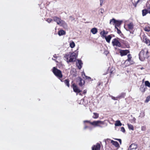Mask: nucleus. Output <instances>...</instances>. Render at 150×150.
I'll list each match as a JSON object with an SVG mask.
<instances>
[{"label": "nucleus", "instance_id": "nucleus-48", "mask_svg": "<svg viewBox=\"0 0 150 150\" xmlns=\"http://www.w3.org/2000/svg\"><path fill=\"white\" fill-rule=\"evenodd\" d=\"M132 150V149H131V148H130V146H129V148H128V150Z\"/></svg>", "mask_w": 150, "mask_h": 150}, {"label": "nucleus", "instance_id": "nucleus-17", "mask_svg": "<svg viewBox=\"0 0 150 150\" xmlns=\"http://www.w3.org/2000/svg\"><path fill=\"white\" fill-rule=\"evenodd\" d=\"M65 31L63 30H60L58 32V34L60 36L65 35Z\"/></svg>", "mask_w": 150, "mask_h": 150}, {"label": "nucleus", "instance_id": "nucleus-4", "mask_svg": "<svg viewBox=\"0 0 150 150\" xmlns=\"http://www.w3.org/2000/svg\"><path fill=\"white\" fill-rule=\"evenodd\" d=\"M52 72L56 76L59 78H61L62 77V75L61 71L56 68L55 67H54L53 68Z\"/></svg>", "mask_w": 150, "mask_h": 150}, {"label": "nucleus", "instance_id": "nucleus-11", "mask_svg": "<svg viewBox=\"0 0 150 150\" xmlns=\"http://www.w3.org/2000/svg\"><path fill=\"white\" fill-rule=\"evenodd\" d=\"M143 40L144 42L148 46L150 45V40L149 39L145 37L144 38Z\"/></svg>", "mask_w": 150, "mask_h": 150}, {"label": "nucleus", "instance_id": "nucleus-5", "mask_svg": "<svg viewBox=\"0 0 150 150\" xmlns=\"http://www.w3.org/2000/svg\"><path fill=\"white\" fill-rule=\"evenodd\" d=\"M112 44L113 46H116L118 47L121 46L120 42L116 38H115L112 40Z\"/></svg>", "mask_w": 150, "mask_h": 150}, {"label": "nucleus", "instance_id": "nucleus-46", "mask_svg": "<svg viewBox=\"0 0 150 150\" xmlns=\"http://www.w3.org/2000/svg\"><path fill=\"white\" fill-rule=\"evenodd\" d=\"M84 122V123H85L86 122H88V123H90V122H90L89 121H88V120H85V121H83Z\"/></svg>", "mask_w": 150, "mask_h": 150}, {"label": "nucleus", "instance_id": "nucleus-26", "mask_svg": "<svg viewBox=\"0 0 150 150\" xmlns=\"http://www.w3.org/2000/svg\"><path fill=\"white\" fill-rule=\"evenodd\" d=\"M127 125L128 128L129 129H130L132 130H134V127L131 124H127Z\"/></svg>", "mask_w": 150, "mask_h": 150}, {"label": "nucleus", "instance_id": "nucleus-22", "mask_svg": "<svg viewBox=\"0 0 150 150\" xmlns=\"http://www.w3.org/2000/svg\"><path fill=\"white\" fill-rule=\"evenodd\" d=\"M130 148H131V149H137V145L135 144H132L130 146Z\"/></svg>", "mask_w": 150, "mask_h": 150}, {"label": "nucleus", "instance_id": "nucleus-3", "mask_svg": "<svg viewBox=\"0 0 150 150\" xmlns=\"http://www.w3.org/2000/svg\"><path fill=\"white\" fill-rule=\"evenodd\" d=\"M122 21L120 20H117L114 18H112L110 20V24L115 25V27L119 26L121 24Z\"/></svg>", "mask_w": 150, "mask_h": 150}, {"label": "nucleus", "instance_id": "nucleus-16", "mask_svg": "<svg viewBox=\"0 0 150 150\" xmlns=\"http://www.w3.org/2000/svg\"><path fill=\"white\" fill-rule=\"evenodd\" d=\"M111 143L116 147H120L119 143L116 141H115L113 140H111Z\"/></svg>", "mask_w": 150, "mask_h": 150}, {"label": "nucleus", "instance_id": "nucleus-21", "mask_svg": "<svg viewBox=\"0 0 150 150\" xmlns=\"http://www.w3.org/2000/svg\"><path fill=\"white\" fill-rule=\"evenodd\" d=\"M148 13H149V12L146 9H144L142 10V15L143 16L146 15Z\"/></svg>", "mask_w": 150, "mask_h": 150}, {"label": "nucleus", "instance_id": "nucleus-41", "mask_svg": "<svg viewBox=\"0 0 150 150\" xmlns=\"http://www.w3.org/2000/svg\"><path fill=\"white\" fill-rule=\"evenodd\" d=\"M149 12V13L150 14V6L148 7L146 9Z\"/></svg>", "mask_w": 150, "mask_h": 150}, {"label": "nucleus", "instance_id": "nucleus-34", "mask_svg": "<svg viewBox=\"0 0 150 150\" xmlns=\"http://www.w3.org/2000/svg\"><path fill=\"white\" fill-rule=\"evenodd\" d=\"M136 120V118L134 117H133L132 119L131 120V122L135 123Z\"/></svg>", "mask_w": 150, "mask_h": 150}, {"label": "nucleus", "instance_id": "nucleus-35", "mask_svg": "<svg viewBox=\"0 0 150 150\" xmlns=\"http://www.w3.org/2000/svg\"><path fill=\"white\" fill-rule=\"evenodd\" d=\"M115 29H117V33L118 34H120L121 33V31L117 28V27H115Z\"/></svg>", "mask_w": 150, "mask_h": 150}, {"label": "nucleus", "instance_id": "nucleus-12", "mask_svg": "<svg viewBox=\"0 0 150 150\" xmlns=\"http://www.w3.org/2000/svg\"><path fill=\"white\" fill-rule=\"evenodd\" d=\"M78 80L79 81V84L80 86H82L84 83V81L81 78L79 77Z\"/></svg>", "mask_w": 150, "mask_h": 150}, {"label": "nucleus", "instance_id": "nucleus-36", "mask_svg": "<svg viewBox=\"0 0 150 150\" xmlns=\"http://www.w3.org/2000/svg\"><path fill=\"white\" fill-rule=\"evenodd\" d=\"M83 74L85 76L86 79H91L90 77L86 76L84 72L83 73V74H82V75H83Z\"/></svg>", "mask_w": 150, "mask_h": 150}, {"label": "nucleus", "instance_id": "nucleus-57", "mask_svg": "<svg viewBox=\"0 0 150 150\" xmlns=\"http://www.w3.org/2000/svg\"><path fill=\"white\" fill-rule=\"evenodd\" d=\"M130 33H131V32L130 31Z\"/></svg>", "mask_w": 150, "mask_h": 150}, {"label": "nucleus", "instance_id": "nucleus-25", "mask_svg": "<svg viewBox=\"0 0 150 150\" xmlns=\"http://www.w3.org/2000/svg\"><path fill=\"white\" fill-rule=\"evenodd\" d=\"M64 83L65 84L67 85L68 87H69V80L68 79H65L64 81Z\"/></svg>", "mask_w": 150, "mask_h": 150}, {"label": "nucleus", "instance_id": "nucleus-50", "mask_svg": "<svg viewBox=\"0 0 150 150\" xmlns=\"http://www.w3.org/2000/svg\"><path fill=\"white\" fill-rule=\"evenodd\" d=\"M101 13H103V11H103V10H102V9H101Z\"/></svg>", "mask_w": 150, "mask_h": 150}, {"label": "nucleus", "instance_id": "nucleus-55", "mask_svg": "<svg viewBox=\"0 0 150 150\" xmlns=\"http://www.w3.org/2000/svg\"><path fill=\"white\" fill-rule=\"evenodd\" d=\"M110 140V139H107V140Z\"/></svg>", "mask_w": 150, "mask_h": 150}, {"label": "nucleus", "instance_id": "nucleus-6", "mask_svg": "<svg viewBox=\"0 0 150 150\" xmlns=\"http://www.w3.org/2000/svg\"><path fill=\"white\" fill-rule=\"evenodd\" d=\"M90 123L93 125L98 126L100 127H102L100 125H98L99 124H103L104 122L100 120L97 121H94L92 122H90Z\"/></svg>", "mask_w": 150, "mask_h": 150}, {"label": "nucleus", "instance_id": "nucleus-30", "mask_svg": "<svg viewBox=\"0 0 150 150\" xmlns=\"http://www.w3.org/2000/svg\"><path fill=\"white\" fill-rule=\"evenodd\" d=\"M145 86L150 87V83L148 81H146L145 82Z\"/></svg>", "mask_w": 150, "mask_h": 150}, {"label": "nucleus", "instance_id": "nucleus-13", "mask_svg": "<svg viewBox=\"0 0 150 150\" xmlns=\"http://www.w3.org/2000/svg\"><path fill=\"white\" fill-rule=\"evenodd\" d=\"M127 25L128 28V30L126 29V30L127 31H129V30H132L133 29L134 26L132 23H131L129 24H127Z\"/></svg>", "mask_w": 150, "mask_h": 150}, {"label": "nucleus", "instance_id": "nucleus-38", "mask_svg": "<svg viewBox=\"0 0 150 150\" xmlns=\"http://www.w3.org/2000/svg\"><path fill=\"white\" fill-rule=\"evenodd\" d=\"M110 97H111L112 99L114 100H117V99H118V98H116V97H115L111 96H110Z\"/></svg>", "mask_w": 150, "mask_h": 150}, {"label": "nucleus", "instance_id": "nucleus-42", "mask_svg": "<svg viewBox=\"0 0 150 150\" xmlns=\"http://www.w3.org/2000/svg\"><path fill=\"white\" fill-rule=\"evenodd\" d=\"M100 0V4L101 6L102 5V4L104 0Z\"/></svg>", "mask_w": 150, "mask_h": 150}, {"label": "nucleus", "instance_id": "nucleus-39", "mask_svg": "<svg viewBox=\"0 0 150 150\" xmlns=\"http://www.w3.org/2000/svg\"><path fill=\"white\" fill-rule=\"evenodd\" d=\"M52 21V19L51 18H48L47 20L46 21L48 23H50Z\"/></svg>", "mask_w": 150, "mask_h": 150}, {"label": "nucleus", "instance_id": "nucleus-53", "mask_svg": "<svg viewBox=\"0 0 150 150\" xmlns=\"http://www.w3.org/2000/svg\"><path fill=\"white\" fill-rule=\"evenodd\" d=\"M86 93V91H84V93Z\"/></svg>", "mask_w": 150, "mask_h": 150}, {"label": "nucleus", "instance_id": "nucleus-45", "mask_svg": "<svg viewBox=\"0 0 150 150\" xmlns=\"http://www.w3.org/2000/svg\"><path fill=\"white\" fill-rule=\"evenodd\" d=\"M69 18L71 19V21H73L74 20V18L71 16L69 17Z\"/></svg>", "mask_w": 150, "mask_h": 150}, {"label": "nucleus", "instance_id": "nucleus-7", "mask_svg": "<svg viewBox=\"0 0 150 150\" xmlns=\"http://www.w3.org/2000/svg\"><path fill=\"white\" fill-rule=\"evenodd\" d=\"M57 24L58 25L62 26L67 25V24L63 20H61L60 18L58 21V22H57Z\"/></svg>", "mask_w": 150, "mask_h": 150}, {"label": "nucleus", "instance_id": "nucleus-40", "mask_svg": "<svg viewBox=\"0 0 150 150\" xmlns=\"http://www.w3.org/2000/svg\"><path fill=\"white\" fill-rule=\"evenodd\" d=\"M115 140H118L120 142V144H121V143H122V141H121V139H115Z\"/></svg>", "mask_w": 150, "mask_h": 150}, {"label": "nucleus", "instance_id": "nucleus-28", "mask_svg": "<svg viewBox=\"0 0 150 150\" xmlns=\"http://www.w3.org/2000/svg\"><path fill=\"white\" fill-rule=\"evenodd\" d=\"M93 114V118L97 119L99 115L98 113H97L94 112Z\"/></svg>", "mask_w": 150, "mask_h": 150}, {"label": "nucleus", "instance_id": "nucleus-1", "mask_svg": "<svg viewBox=\"0 0 150 150\" xmlns=\"http://www.w3.org/2000/svg\"><path fill=\"white\" fill-rule=\"evenodd\" d=\"M77 49L74 52L71 53L69 52L64 55V59L68 63L75 62L77 57L78 51Z\"/></svg>", "mask_w": 150, "mask_h": 150}, {"label": "nucleus", "instance_id": "nucleus-23", "mask_svg": "<svg viewBox=\"0 0 150 150\" xmlns=\"http://www.w3.org/2000/svg\"><path fill=\"white\" fill-rule=\"evenodd\" d=\"M128 59L125 61V62L127 61L129 62L130 63V61H131V59L132 58L131 55L130 54H129L127 55Z\"/></svg>", "mask_w": 150, "mask_h": 150}, {"label": "nucleus", "instance_id": "nucleus-44", "mask_svg": "<svg viewBox=\"0 0 150 150\" xmlns=\"http://www.w3.org/2000/svg\"><path fill=\"white\" fill-rule=\"evenodd\" d=\"M140 0H138L137 1V3L136 4H133V5L135 6V7H136V5H137V3L139 2V1Z\"/></svg>", "mask_w": 150, "mask_h": 150}, {"label": "nucleus", "instance_id": "nucleus-32", "mask_svg": "<svg viewBox=\"0 0 150 150\" xmlns=\"http://www.w3.org/2000/svg\"><path fill=\"white\" fill-rule=\"evenodd\" d=\"M144 30L145 31L147 32H150V28L149 27H145L144 28Z\"/></svg>", "mask_w": 150, "mask_h": 150}, {"label": "nucleus", "instance_id": "nucleus-27", "mask_svg": "<svg viewBox=\"0 0 150 150\" xmlns=\"http://www.w3.org/2000/svg\"><path fill=\"white\" fill-rule=\"evenodd\" d=\"M60 18L58 17H57L56 16H54L53 17V21L56 22L57 23L58 22V21L59 20Z\"/></svg>", "mask_w": 150, "mask_h": 150}, {"label": "nucleus", "instance_id": "nucleus-54", "mask_svg": "<svg viewBox=\"0 0 150 150\" xmlns=\"http://www.w3.org/2000/svg\"><path fill=\"white\" fill-rule=\"evenodd\" d=\"M52 59L53 60L55 61V59H53V58H52Z\"/></svg>", "mask_w": 150, "mask_h": 150}, {"label": "nucleus", "instance_id": "nucleus-14", "mask_svg": "<svg viewBox=\"0 0 150 150\" xmlns=\"http://www.w3.org/2000/svg\"><path fill=\"white\" fill-rule=\"evenodd\" d=\"M77 61L78 62L76 63L77 65L78 66V68L80 69L82 67V65L83 64V63L81 60L78 59Z\"/></svg>", "mask_w": 150, "mask_h": 150}, {"label": "nucleus", "instance_id": "nucleus-43", "mask_svg": "<svg viewBox=\"0 0 150 150\" xmlns=\"http://www.w3.org/2000/svg\"><path fill=\"white\" fill-rule=\"evenodd\" d=\"M87 128H88L89 129H91V128H90V127H88V126H85L84 127V129H86Z\"/></svg>", "mask_w": 150, "mask_h": 150}, {"label": "nucleus", "instance_id": "nucleus-2", "mask_svg": "<svg viewBox=\"0 0 150 150\" xmlns=\"http://www.w3.org/2000/svg\"><path fill=\"white\" fill-rule=\"evenodd\" d=\"M149 56V52L146 48H144L142 50L139 54V58L141 61H143L145 59L147 58Z\"/></svg>", "mask_w": 150, "mask_h": 150}, {"label": "nucleus", "instance_id": "nucleus-8", "mask_svg": "<svg viewBox=\"0 0 150 150\" xmlns=\"http://www.w3.org/2000/svg\"><path fill=\"white\" fill-rule=\"evenodd\" d=\"M100 144L97 143L96 145H93L92 147V150H100Z\"/></svg>", "mask_w": 150, "mask_h": 150}, {"label": "nucleus", "instance_id": "nucleus-47", "mask_svg": "<svg viewBox=\"0 0 150 150\" xmlns=\"http://www.w3.org/2000/svg\"><path fill=\"white\" fill-rule=\"evenodd\" d=\"M100 84H101L100 82H98V84H97L98 85V86H100Z\"/></svg>", "mask_w": 150, "mask_h": 150}, {"label": "nucleus", "instance_id": "nucleus-52", "mask_svg": "<svg viewBox=\"0 0 150 150\" xmlns=\"http://www.w3.org/2000/svg\"><path fill=\"white\" fill-rule=\"evenodd\" d=\"M144 69V68L143 67H141V69L142 70Z\"/></svg>", "mask_w": 150, "mask_h": 150}, {"label": "nucleus", "instance_id": "nucleus-20", "mask_svg": "<svg viewBox=\"0 0 150 150\" xmlns=\"http://www.w3.org/2000/svg\"><path fill=\"white\" fill-rule=\"evenodd\" d=\"M97 29L96 28H93L91 30V32L93 34H96L97 33Z\"/></svg>", "mask_w": 150, "mask_h": 150}, {"label": "nucleus", "instance_id": "nucleus-56", "mask_svg": "<svg viewBox=\"0 0 150 150\" xmlns=\"http://www.w3.org/2000/svg\"><path fill=\"white\" fill-rule=\"evenodd\" d=\"M112 71H111V72H110L111 74H112Z\"/></svg>", "mask_w": 150, "mask_h": 150}, {"label": "nucleus", "instance_id": "nucleus-24", "mask_svg": "<svg viewBox=\"0 0 150 150\" xmlns=\"http://www.w3.org/2000/svg\"><path fill=\"white\" fill-rule=\"evenodd\" d=\"M122 124L119 120H117L116 121L115 124V125L116 126H120L122 125Z\"/></svg>", "mask_w": 150, "mask_h": 150}, {"label": "nucleus", "instance_id": "nucleus-19", "mask_svg": "<svg viewBox=\"0 0 150 150\" xmlns=\"http://www.w3.org/2000/svg\"><path fill=\"white\" fill-rule=\"evenodd\" d=\"M104 38L106 40V41L108 42L109 43L110 42V40L111 39L112 37L110 35H108L107 36H105Z\"/></svg>", "mask_w": 150, "mask_h": 150}, {"label": "nucleus", "instance_id": "nucleus-10", "mask_svg": "<svg viewBox=\"0 0 150 150\" xmlns=\"http://www.w3.org/2000/svg\"><path fill=\"white\" fill-rule=\"evenodd\" d=\"M121 56H123L127 55L129 52V51L127 50H122L120 52Z\"/></svg>", "mask_w": 150, "mask_h": 150}, {"label": "nucleus", "instance_id": "nucleus-31", "mask_svg": "<svg viewBox=\"0 0 150 150\" xmlns=\"http://www.w3.org/2000/svg\"><path fill=\"white\" fill-rule=\"evenodd\" d=\"M150 100V96H148L146 98V100H145L144 102L146 103H147Z\"/></svg>", "mask_w": 150, "mask_h": 150}, {"label": "nucleus", "instance_id": "nucleus-9", "mask_svg": "<svg viewBox=\"0 0 150 150\" xmlns=\"http://www.w3.org/2000/svg\"><path fill=\"white\" fill-rule=\"evenodd\" d=\"M72 86H73V89L74 92L77 93H79L81 92V91L74 84H73Z\"/></svg>", "mask_w": 150, "mask_h": 150}, {"label": "nucleus", "instance_id": "nucleus-49", "mask_svg": "<svg viewBox=\"0 0 150 150\" xmlns=\"http://www.w3.org/2000/svg\"><path fill=\"white\" fill-rule=\"evenodd\" d=\"M53 57L55 58H57V56H56V55L55 54L54 55Z\"/></svg>", "mask_w": 150, "mask_h": 150}, {"label": "nucleus", "instance_id": "nucleus-37", "mask_svg": "<svg viewBox=\"0 0 150 150\" xmlns=\"http://www.w3.org/2000/svg\"><path fill=\"white\" fill-rule=\"evenodd\" d=\"M121 131L123 133H125V130L124 128L123 127H122L121 128Z\"/></svg>", "mask_w": 150, "mask_h": 150}, {"label": "nucleus", "instance_id": "nucleus-18", "mask_svg": "<svg viewBox=\"0 0 150 150\" xmlns=\"http://www.w3.org/2000/svg\"><path fill=\"white\" fill-rule=\"evenodd\" d=\"M125 96V93H122L120 95L116 97V98L120 99L122 98H124Z\"/></svg>", "mask_w": 150, "mask_h": 150}, {"label": "nucleus", "instance_id": "nucleus-15", "mask_svg": "<svg viewBox=\"0 0 150 150\" xmlns=\"http://www.w3.org/2000/svg\"><path fill=\"white\" fill-rule=\"evenodd\" d=\"M146 87L144 85H141L140 88V90L142 92H144L146 89Z\"/></svg>", "mask_w": 150, "mask_h": 150}, {"label": "nucleus", "instance_id": "nucleus-51", "mask_svg": "<svg viewBox=\"0 0 150 150\" xmlns=\"http://www.w3.org/2000/svg\"><path fill=\"white\" fill-rule=\"evenodd\" d=\"M108 32H105V35H106L108 34Z\"/></svg>", "mask_w": 150, "mask_h": 150}, {"label": "nucleus", "instance_id": "nucleus-33", "mask_svg": "<svg viewBox=\"0 0 150 150\" xmlns=\"http://www.w3.org/2000/svg\"><path fill=\"white\" fill-rule=\"evenodd\" d=\"M100 34H102L103 37H105L106 36L105 35V31L103 30L100 32Z\"/></svg>", "mask_w": 150, "mask_h": 150}, {"label": "nucleus", "instance_id": "nucleus-29", "mask_svg": "<svg viewBox=\"0 0 150 150\" xmlns=\"http://www.w3.org/2000/svg\"><path fill=\"white\" fill-rule=\"evenodd\" d=\"M69 45L71 48H73L75 46V44L73 41H72L70 43Z\"/></svg>", "mask_w": 150, "mask_h": 150}]
</instances>
